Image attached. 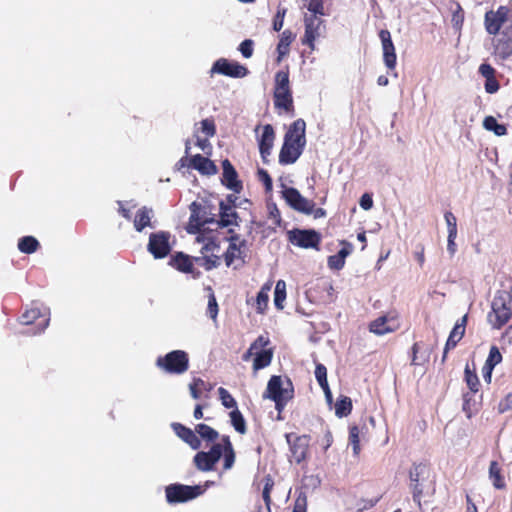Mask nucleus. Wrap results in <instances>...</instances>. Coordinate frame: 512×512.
I'll return each mask as SVG.
<instances>
[{"label":"nucleus","mask_w":512,"mask_h":512,"mask_svg":"<svg viewBox=\"0 0 512 512\" xmlns=\"http://www.w3.org/2000/svg\"><path fill=\"white\" fill-rule=\"evenodd\" d=\"M306 123L303 119L295 120L284 135L283 145L279 153V163L289 165L295 163L302 155L306 146Z\"/></svg>","instance_id":"nucleus-1"},{"label":"nucleus","mask_w":512,"mask_h":512,"mask_svg":"<svg viewBox=\"0 0 512 512\" xmlns=\"http://www.w3.org/2000/svg\"><path fill=\"white\" fill-rule=\"evenodd\" d=\"M274 105L286 112L293 109V97L289 86L288 70H280L275 74Z\"/></svg>","instance_id":"nucleus-2"},{"label":"nucleus","mask_w":512,"mask_h":512,"mask_svg":"<svg viewBox=\"0 0 512 512\" xmlns=\"http://www.w3.org/2000/svg\"><path fill=\"white\" fill-rule=\"evenodd\" d=\"M156 366L168 374L180 375L189 368V356L184 350H173L156 359Z\"/></svg>","instance_id":"nucleus-3"},{"label":"nucleus","mask_w":512,"mask_h":512,"mask_svg":"<svg viewBox=\"0 0 512 512\" xmlns=\"http://www.w3.org/2000/svg\"><path fill=\"white\" fill-rule=\"evenodd\" d=\"M205 489L200 485L170 484L165 488L166 500L169 504L184 503L202 495Z\"/></svg>","instance_id":"nucleus-4"},{"label":"nucleus","mask_w":512,"mask_h":512,"mask_svg":"<svg viewBox=\"0 0 512 512\" xmlns=\"http://www.w3.org/2000/svg\"><path fill=\"white\" fill-rule=\"evenodd\" d=\"M485 27L487 32L512 30V6H500L496 11H488L485 14Z\"/></svg>","instance_id":"nucleus-5"},{"label":"nucleus","mask_w":512,"mask_h":512,"mask_svg":"<svg viewBox=\"0 0 512 512\" xmlns=\"http://www.w3.org/2000/svg\"><path fill=\"white\" fill-rule=\"evenodd\" d=\"M294 387L292 381L288 377L273 375L267 384L264 398H293Z\"/></svg>","instance_id":"nucleus-6"},{"label":"nucleus","mask_w":512,"mask_h":512,"mask_svg":"<svg viewBox=\"0 0 512 512\" xmlns=\"http://www.w3.org/2000/svg\"><path fill=\"white\" fill-rule=\"evenodd\" d=\"M282 188V197L285 199L289 207L305 215L312 214L313 207L315 206L314 201L302 196L301 193L294 187H286L284 184H282Z\"/></svg>","instance_id":"nucleus-7"},{"label":"nucleus","mask_w":512,"mask_h":512,"mask_svg":"<svg viewBox=\"0 0 512 512\" xmlns=\"http://www.w3.org/2000/svg\"><path fill=\"white\" fill-rule=\"evenodd\" d=\"M288 240L295 246L304 249H316L321 242V235L313 229H293L288 231Z\"/></svg>","instance_id":"nucleus-8"},{"label":"nucleus","mask_w":512,"mask_h":512,"mask_svg":"<svg viewBox=\"0 0 512 512\" xmlns=\"http://www.w3.org/2000/svg\"><path fill=\"white\" fill-rule=\"evenodd\" d=\"M491 308L492 311L488 314V321L493 328L500 329L510 319L511 310L500 293L494 296Z\"/></svg>","instance_id":"nucleus-9"},{"label":"nucleus","mask_w":512,"mask_h":512,"mask_svg":"<svg viewBox=\"0 0 512 512\" xmlns=\"http://www.w3.org/2000/svg\"><path fill=\"white\" fill-rule=\"evenodd\" d=\"M171 234L167 231L151 233L147 244V250L155 259H163L171 252L169 243Z\"/></svg>","instance_id":"nucleus-10"},{"label":"nucleus","mask_w":512,"mask_h":512,"mask_svg":"<svg viewBox=\"0 0 512 512\" xmlns=\"http://www.w3.org/2000/svg\"><path fill=\"white\" fill-rule=\"evenodd\" d=\"M190 217H189V233H196L200 231L201 227L205 224H211L215 222L214 215L208 213L207 208L202 206L201 203L194 201L189 206Z\"/></svg>","instance_id":"nucleus-11"},{"label":"nucleus","mask_w":512,"mask_h":512,"mask_svg":"<svg viewBox=\"0 0 512 512\" xmlns=\"http://www.w3.org/2000/svg\"><path fill=\"white\" fill-rule=\"evenodd\" d=\"M214 74H221L232 78H243L249 74V70L238 62L220 58L213 63L210 69V75L213 76Z\"/></svg>","instance_id":"nucleus-12"},{"label":"nucleus","mask_w":512,"mask_h":512,"mask_svg":"<svg viewBox=\"0 0 512 512\" xmlns=\"http://www.w3.org/2000/svg\"><path fill=\"white\" fill-rule=\"evenodd\" d=\"M222 457L219 444H213L209 451H199L193 458L195 467L202 472L212 471Z\"/></svg>","instance_id":"nucleus-13"},{"label":"nucleus","mask_w":512,"mask_h":512,"mask_svg":"<svg viewBox=\"0 0 512 512\" xmlns=\"http://www.w3.org/2000/svg\"><path fill=\"white\" fill-rule=\"evenodd\" d=\"M286 441L289 445L290 453L294 461L299 464L307 457V452L310 443L309 435H296L294 433H287L285 435Z\"/></svg>","instance_id":"nucleus-14"},{"label":"nucleus","mask_w":512,"mask_h":512,"mask_svg":"<svg viewBox=\"0 0 512 512\" xmlns=\"http://www.w3.org/2000/svg\"><path fill=\"white\" fill-rule=\"evenodd\" d=\"M427 472V466L423 463L413 464L409 471L410 489L412 491L413 501L421 507V497L423 494L422 481Z\"/></svg>","instance_id":"nucleus-15"},{"label":"nucleus","mask_w":512,"mask_h":512,"mask_svg":"<svg viewBox=\"0 0 512 512\" xmlns=\"http://www.w3.org/2000/svg\"><path fill=\"white\" fill-rule=\"evenodd\" d=\"M222 184L235 194H239L243 190V184L238 179V173L228 159L222 161Z\"/></svg>","instance_id":"nucleus-16"},{"label":"nucleus","mask_w":512,"mask_h":512,"mask_svg":"<svg viewBox=\"0 0 512 512\" xmlns=\"http://www.w3.org/2000/svg\"><path fill=\"white\" fill-rule=\"evenodd\" d=\"M275 139L274 128L271 124L263 126L262 135L258 141L259 152L264 163L268 162V157L271 154Z\"/></svg>","instance_id":"nucleus-17"},{"label":"nucleus","mask_w":512,"mask_h":512,"mask_svg":"<svg viewBox=\"0 0 512 512\" xmlns=\"http://www.w3.org/2000/svg\"><path fill=\"white\" fill-rule=\"evenodd\" d=\"M382 44L383 61L388 70H394L396 67L397 56L391 34H379Z\"/></svg>","instance_id":"nucleus-18"},{"label":"nucleus","mask_w":512,"mask_h":512,"mask_svg":"<svg viewBox=\"0 0 512 512\" xmlns=\"http://www.w3.org/2000/svg\"><path fill=\"white\" fill-rule=\"evenodd\" d=\"M174 433L185 443H187L193 450L201 447V440L196 435V432L190 428L182 425L181 423L174 422L171 424Z\"/></svg>","instance_id":"nucleus-19"},{"label":"nucleus","mask_w":512,"mask_h":512,"mask_svg":"<svg viewBox=\"0 0 512 512\" xmlns=\"http://www.w3.org/2000/svg\"><path fill=\"white\" fill-rule=\"evenodd\" d=\"M190 166L203 175H214L218 171L214 162L201 154H196L190 159Z\"/></svg>","instance_id":"nucleus-20"},{"label":"nucleus","mask_w":512,"mask_h":512,"mask_svg":"<svg viewBox=\"0 0 512 512\" xmlns=\"http://www.w3.org/2000/svg\"><path fill=\"white\" fill-rule=\"evenodd\" d=\"M219 220H215L220 227H228L231 225H238L239 216L237 212L233 211L229 204H226L224 200L219 203Z\"/></svg>","instance_id":"nucleus-21"},{"label":"nucleus","mask_w":512,"mask_h":512,"mask_svg":"<svg viewBox=\"0 0 512 512\" xmlns=\"http://www.w3.org/2000/svg\"><path fill=\"white\" fill-rule=\"evenodd\" d=\"M495 53L505 59L512 55V34H494Z\"/></svg>","instance_id":"nucleus-22"},{"label":"nucleus","mask_w":512,"mask_h":512,"mask_svg":"<svg viewBox=\"0 0 512 512\" xmlns=\"http://www.w3.org/2000/svg\"><path fill=\"white\" fill-rule=\"evenodd\" d=\"M154 216V211L152 208L143 206L141 207L135 215L133 224L134 228L137 232H142L146 227L154 228L155 226L152 224L151 219Z\"/></svg>","instance_id":"nucleus-23"},{"label":"nucleus","mask_w":512,"mask_h":512,"mask_svg":"<svg viewBox=\"0 0 512 512\" xmlns=\"http://www.w3.org/2000/svg\"><path fill=\"white\" fill-rule=\"evenodd\" d=\"M169 264L184 273H190L193 270V265L189 256L182 252H177L172 256Z\"/></svg>","instance_id":"nucleus-24"},{"label":"nucleus","mask_w":512,"mask_h":512,"mask_svg":"<svg viewBox=\"0 0 512 512\" xmlns=\"http://www.w3.org/2000/svg\"><path fill=\"white\" fill-rule=\"evenodd\" d=\"M395 326L390 324L387 316H381L372 321L369 325L370 332L376 335H384L394 331Z\"/></svg>","instance_id":"nucleus-25"},{"label":"nucleus","mask_w":512,"mask_h":512,"mask_svg":"<svg viewBox=\"0 0 512 512\" xmlns=\"http://www.w3.org/2000/svg\"><path fill=\"white\" fill-rule=\"evenodd\" d=\"M273 358V350L272 349H263L255 352V357L253 361V369L260 370L270 365Z\"/></svg>","instance_id":"nucleus-26"},{"label":"nucleus","mask_w":512,"mask_h":512,"mask_svg":"<svg viewBox=\"0 0 512 512\" xmlns=\"http://www.w3.org/2000/svg\"><path fill=\"white\" fill-rule=\"evenodd\" d=\"M489 478L496 489L502 490L506 487L501 469L496 461H491L489 466Z\"/></svg>","instance_id":"nucleus-27"},{"label":"nucleus","mask_w":512,"mask_h":512,"mask_svg":"<svg viewBox=\"0 0 512 512\" xmlns=\"http://www.w3.org/2000/svg\"><path fill=\"white\" fill-rule=\"evenodd\" d=\"M246 245V240H241L239 243L233 242L228 246L227 251L224 254L225 263L229 267L235 258H242L241 248Z\"/></svg>","instance_id":"nucleus-28"},{"label":"nucleus","mask_w":512,"mask_h":512,"mask_svg":"<svg viewBox=\"0 0 512 512\" xmlns=\"http://www.w3.org/2000/svg\"><path fill=\"white\" fill-rule=\"evenodd\" d=\"M483 127L487 131H492L497 136H504L507 133V128L504 124L498 123L495 117L486 116L483 120Z\"/></svg>","instance_id":"nucleus-29"},{"label":"nucleus","mask_w":512,"mask_h":512,"mask_svg":"<svg viewBox=\"0 0 512 512\" xmlns=\"http://www.w3.org/2000/svg\"><path fill=\"white\" fill-rule=\"evenodd\" d=\"M39 246L38 240L33 236H24L19 239L18 249L25 254L34 253Z\"/></svg>","instance_id":"nucleus-30"},{"label":"nucleus","mask_w":512,"mask_h":512,"mask_svg":"<svg viewBox=\"0 0 512 512\" xmlns=\"http://www.w3.org/2000/svg\"><path fill=\"white\" fill-rule=\"evenodd\" d=\"M229 416H230L231 424L234 427V429L240 434H245L247 431L246 421H245L242 413L240 412V410L238 408L233 409L229 413Z\"/></svg>","instance_id":"nucleus-31"},{"label":"nucleus","mask_w":512,"mask_h":512,"mask_svg":"<svg viewBox=\"0 0 512 512\" xmlns=\"http://www.w3.org/2000/svg\"><path fill=\"white\" fill-rule=\"evenodd\" d=\"M286 299V283L284 280H278L274 290V305L277 309L284 308V301Z\"/></svg>","instance_id":"nucleus-32"},{"label":"nucleus","mask_w":512,"mask_h":512,"mask_svg":"<svg viewBox=\"0 0 512 512\" xmlns=\"http://www.w3.org/2000/svg\"><path fill=\"white\" fill-rule=\"evenodd\" d=\"M352 401L349 397L343 396L335 403V414L339 418L346 417L351 413Z\"/></svg>","instance_id":"nucleus-33"},{"label":"nucleus","mask_w":512,"mask_h":512,"mask_svg":"<svg viewBox=\"0 0 512 512\" xmlns=\"http://www.w3.org/2000/svg\"><path fill=\"white\" fill-rule=\"evenodd\" d=\"M195 432L199 434V436L207 441L213 442L219 437V433L212 427L200 423L195 427Z\"/></svg>","instance_id":"nucleus-34"},{"label":"nucleus","mask_w":512,"mask_h":512,"mask_svg":"<svg viewBox=\"0 0 512 512\" xmlns=\"http://www.w3.org/2000/svg\"><path fill=\"white\" fill-rule=\"evenodd\" d=\"M296 34H284L277 45L278 59L280 62L284 56L289 53V47L294 41Z\"/></svg>","instance_id":"nucleus-35"},{"label":"nucleus","mask_w":512,"mask_h":512,"mask_svg":"<svg viewBox=\"0 0 512 512\" xmlns=\"http://www.w3.org/2000/svg\"><path fill=\"white\" fill-rule=\"evenodd\" d=\"M305 25V32H320L322 29L325 28L321 17L316 15H306Z\"/></svg>","instance_id":"nucleus-36"},{"label":"nucleus","mask_w":512,"mask_h":512,"mask_svg":"<svg viewBox=\"0 0 512 512\" xmlns=\"http://www.w3.org/2000/svg\"><path fill=\"white\" fill-rule=\"evenodd\" d=\"M421 343H414L412 347V364L413 365H421L424 364L429 359V352L424 351L420 353Z\"/></svg>","instance_id":"nucleus-37"},{"label":"nucleus","mask_w":512,"mask_h":512,"mask_svg":"<svg viewBox=\"0 0 512 512\" xmlns=\"http://www.w3.org/2000/svg\"><path fill=\"white\" fill-rule=\"evenodd\" d=\"M502 361V355L496 346H492L489 351L488 358L485 362L484 369L493 370L494 367Z\"/></svg>","instance_id":"nucleus-38"},{"label":"nucleus","mask_w":512,"mask_h":512,"mask_svg":"<svg viewBox=\"0 0 512 512\" xmlns=\"http://www.w3.org/2000/svg\"><path fill=\"white\" fill-rule=\"evenodd\" d=\"M467 323V315H464L460 320L456 322L449 337L459 342L465 334V326Z\"/></svg>","instance_id":"nucleus-39"},{"label":"nucleus","mask_w":512,"mask_h":512,"mask_svg":"<svg viewBox=\"0 0 512 512\" xmlns=\"http://www.w3.org/2000/svg\"><path fill=\"white\" fill-rule=\"evenodd\" d=\"M452 10V27L455 30H460L464 20L463 10L458 3H454L451 7Z\"/></svg>","instance_id":"nucleus-40"},{"label":"nucleus","mask_w":512,"mask_h":512,"mask_svg":"<svg viewBox=\"0 0 512 512\" xmlns=\"http://www.w3.org/2000/svg\"><path fill=\"white\" fill-rule=\"evenodd\" d=\"M464 373H465L466 384L469 387V389L471 390V392L472 393L477 392L479 384H480L477 374L475 372L471 371L469 369L468 365L466 366Z\"/></svg>","instance_id":"nucleus-41"},{"label":"nucleus","mask_w":512,"mask_h":512,"mask_svg":"<svg viewBox=\"0 0 512 512\" xmlns=\"http://www.w3.org/2000/svg\"><path fill=\"white\" fill-rule=\"evenodd\" d=\"M218 394H219L221 403H222V405L225 408H229V409L230 408H234V409L237 408V402L234 399V397L228 392V390H226L223 387H220L218 389Z\"/></svg>","instance_id":"nucleus-42"},{"label":"nucleus","mask_w":512,"mask_h":512,"mask_svg":"<svg viewBox=\"0 0 512 512\" xmlns=\"http://www.w3.org/2000/svg\"><path fill=\"white\" fill-rule=\"evenodd\" d=\"M349 443L352 446L353 453L358 455L360 452V439H359V428L352 426L349 429Z\"/></svg>","instance_id":"nucleus-43"},{"label":"nucleus","mask_w":512,"mask_h":512,"mask_svg":"<svg viewBox=\"0 0 512 512\" xmlns=\"http://www.w3.org/2000/svg\"><path fill=\"white\" fill-rule=\"evenodd\" d=\"M40 316V310L38 308H32L21 315L20 321L24 325H30L34 323Z\"/></svg>","instance_id":"nucleus-44"},{"label":"nucleus","mask_w":512,"mask_h":512,"mask_svg":"<svg viewBox=\"0 0 512 512\" xmlns=\"http://www.w3.org/2000/svg\"><path fill=\"white\" fill-rule=\"evenodd\" d=\"M195 260L199 262L200 265L203 266L207 271L212 270L213 268H216L219 265V257L216 255L195 258Z\"/></svg>","instance_id":"nucleus-45"},{"label":"nucleus","mask_w":512,"mask_h":512,"mask_svg":"<svg viewBox=\"0 0 512 512\" xmlns=\"http://www.w3.org/2000/svg\"><path fill=\"white\" fill-rule=\"evenodd\" d=\"M208 290L210 291V293L208 297L207 313L210 316V318L215 320L218 315V304L212 289L208 287Z\"/></svg>","instance_id":"nucleus-46"},{"label":"nucleus","mask_w":512,"mask_h":512,"mask_svg":"<svg viewBox=\"0 0 512 512\" xmlns=\"http://www.w3.org/2000/svg\"><path fill=\"white\" fill-rule=\"evenodd\" d=\"M444 218L447 224L448 235H457V219L451 211H447L444 214Z\"/></svg>","instance_id":"nucleus-47"},{"label":"nucleus","mask_w":512,"mask_h":512,"mask_svg":"<svg viewBox=\"0 0 512 512\" xmlns=\"http://www.w3.org/2000/svg\"><path fill=\"white\" fill-rule=\"evenodd\" d=\"M310 15L323 16L324 15V2L323 0H310L308 4Z\"/></svg>","instance_id":"nucleus-48"},{"label":"nucleus","mask_w":512,"mask_h":512,"mask_svg":"<svg viewBox=\"0 0 512 512\" xmlns=\"http://www.w3.org/2000/svg\"><path fill=\"white\" fill-rule=\"evenodd\" d=\"M223 469L230 470L235 463V451L234 449L223 451Z\"/></svg>","instance_id":"nucleus-49"},{"label":"nucleus","mask_w":512,"mask_h":512,"mask_svg":"<svg viewBox=\"0 0 512 512\" xmlns=\"http://www.w3.org/2000/svg\"><path fill=\"white\" fill-rule=\"evenodd\" d=\"M315 378L320 386H323V384L326 385L328 383L327 381V369L326 367L318 363L315 367Z\"/></svg>","instance_id":"nucleus-50"},{"label":"nucleus","mask_w":512,"mask_h":512,"mask_svg":"<svg viewBox=\"0 0 512 512\" xmlns=\"http://www.w3.org/2000/svg\"><path fill=\"white\" fill-rule=\"evenodd\" d=\"M253 45L254 42L251 39H245L241 44L239 45V51L241 52L242 56L245 58H250L253 54Z\"/></svg>","instance_id":"nucleus-51"},{"label":"nucleus","mask_w":512,"mask_h":512,"mask_svg":"<svg viewBox=\"0 0 512 512\" xmlns=\"http://www.w3.org/2000/svg\"><path fill=\"white\" fill-rule=\"evenodd\" d=\"M327 264L332 270H341L345 265V261L338 254H335L328 257Z\"/></svg>","instance_id":"nucleus-52"},{"label":"nucleus","mask_w":512,"mask_h":512,"mask_svg":"<svg viewBox=\"0 0 512 512\" xmlns=\"http://www.w3.org/2000/svg\"><path fill=\"white\" fill-rule=\"evenodd\" d=\"M472 394L471 393H465L463 395V411L466 413V416L468 418L472 417L473 410L472 405H475V401L472 403Z\"/></svg>","instance_id":"nucleus-53"},{"label":"nucleus","mask_w":512,"mask_h":512,"mask_svg":"<svg viewBox=\"0 0 512 512\" xmlns=\"http://www.w3.org/2000/svg\"><path fill=\"white\" fill-rule=\"evenodd\" d=\"M270 344V340L268 337L260 335L257 339L250 345L251 350L260 351L263 349H267L266 347Z\"/></svg>","instance_id":"nucleus-54"},{"label":"nucleus","mask_w":512,"mask_h":512,"mask_svg":"<svg viewBox=\"0 0 512 512\" xmlns=\"http://www.w3.org/2000/svg\"><path fill=\"white\" fill-rule=\"evenodd\" d=\"M201 129L208 137H213L216 133L215 124L210 119H204L201 121Z\"/></svg>","instance_id":"nucleus-55"},{"label":"nucleus","mask_w":512,"mask_h":512,"mask_svg":"<svg viewBox=\"0 0 512 512\" xmlns=\"http://www.w3.org/2000/svg\"><path fill=\"white\" fill-rule=\"evenodd\" d=\"M512 409V393H508L498 404V412L505 413Z\"/></svg>","instance_id":"nucleus-56"},{"label":"nucleus","mask_w":512,"mask_h":512,"mask_svg":"<svg viewBox=\"0 0 512 512\" xmlns=\"http://www.w3.org/2000/svg\"><path fill=\"white\" fill-rule=\"evenodd\" d=\"M484 88L487 93L494 94L499 90L500 85L494 76L492 78L485 79Z\"/></svg>","instance_id":"nucleus-57"},{"label":"nucleus","mask_w":512,"mask_h":512,"mask_svg":"<svg viewBox=\"0 0 512 512\" xmlns=\"http://www.w3.org/2000/svg\"><path fill=\"white\" fill-rule=\"evenodd\" d=\"M258 176H259V179L263 182L265 190L267 192L271 191L272 190V186H273V182H272V178L270 177L268 172L266 170H264V169H259L258 170Z\"/></svg>","instance_id":"nucleus-58"},{"label":"nucleus","mask_w":512,"mask_h":512,"mask_svg":"<svg viewBox=\"0 0 512 512\" xmlns=\"http://www.w3.org/2000/svg\"><path fill=\"white\" fill-rule=\"evenodd\" d=\"M269 295L265 291H259L256 297L257 309L262 312L267 307Z\"/></svg>","instance_id":"nucleus-59"},{"label":"nucleus","mask_w":512,"mask_h":512,"mask_svg":"<svg viewBox=\"0 0 512 512\" xmlns=\"http://www.w3.org/2000/svg\"><path fill=\"white\" fill-rule=\"evenodd\" d=\"M268 209H269V217L271 219H273L274 224L276 226H280L281 222H282V219H281L280 211L277 208L276 204L273 203V204L269 205Z\"/></svg>","instance_id":"nucleus-60"},{"label":"nucleus","mask_w":512,"mask_h":512,"mask_svg":"<svg viewBox=\"0 0 512 512\" xmlns=\"http://www.w3.org/2000/svg\"><path fill=\"white\" fill-rule=\"evenodd\" d=\"M307 508V499L306 496L303 494H300L294 504V508L292 512H306Z\"/></svg>","instance_id":"nucleus-61"},{"label":"nucleus","mask_w":512,"mask_h":512,"mask_svg":"<svg viewBox=\"0 0 512 512\" xmlns=\"http://www.w3.org/2000/svg\"><path fill=\"white\" fill-rule=\"evenodd\" d=\"M478 71L485 79L494 77L496 73V70L488 63H482Z\"/></svg>","instance_id":"nucleus-62"},{"label":"nucleus","mask_w":512,"mask_h":512,"mask_svg":"<svg viewBox=\"0 0 512 512\" xmlns=\"http://www.w3.org/2000/svg\"><path fill=\"white\" fill-rule=\"evenodd\" d=\"M341 245L343 247L339 250L337 254L341 259L345 261V258L352 253L353 245L345 240L341 241Z\"/></svg>","instance_id":"nucleus-63"},{"label":"nucleus","mask_w":512,"mask_h":512,"mask_svg":"<svg viewBox=\"0 0 512 512\" xmlns=\"http://www.w3.org/2000/svg\"><path fill=\"white\" fill-rule=\"evenodd\" d=\"M285 9H279L277 11V14L275 15L274 17V20H273V29L275 31H279L281 30V28L283 27V19H284V15H285Z\"/></svg>","instance_id":"nucleus-64"}]
</instances>
